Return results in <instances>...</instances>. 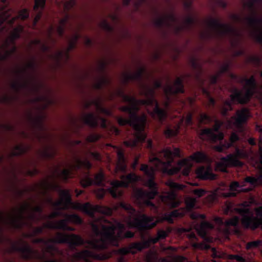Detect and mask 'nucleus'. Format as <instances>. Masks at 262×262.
I'll return each mask as SVG.
<instances>
[{"mask_svg": "<svg viewBox=\"0 0 262 262\" xmlns=\"http://www.w3.org/2000/svg\"><path fill=\"white\" fill-rule=\"evenodd\" d=\"M162 154L166 161L164 162L157 157H155L150 161L155 163V167H149L147 164H142L140 170L144 172L148 177L145 185L150 191H146L142 188H135L136 184L141 180V177L135 173H130L127 175H122L121 180H114L111 182V187L107 190L113 198L120 199L123 195L122 191L120 188H127L130 185L134 188L133 197L135 203L141 208L148 207L154 212L158 211L157 206L150 200L159 196L161 201L165 205L175 208L179 206L180 202L177 199V190H183L184 186L172 181H168L166 185L170 190L163 194H159L157 184L155 181V172L156 170L161 169L162 172L169 176L175 174H181L188 176L192 167V162L197 163H204L208 160L207 155L203 151H196L187 158L179 161L177 164L172 166L174 157H181V150L179 148H174L172 150L167 147L162 150Z\"/></svg>", "mask_w": 262, "mask_h": 262, "instance_id": "f257e3e1", "label": "nucleus"}, {"mask_svg": "<svg viewBox=\"0 0 262 262\" xmlns=\"http://www.w3.org/2000/svg\"><path fill=\"white\" fill-rule=\"evenodd\" d=\"M155 91L152 88L146 86L143 94H141L146 97V99H138L135 96L125 94L123 91L120 90L118 95L123 100L129 103L131 108L130 117L125 118L122 117H117V122L119 125H128L134 130V139L124 141V145L127 147H136L139 143L146 142L147 148L151 151L153 148L152 141L147 139V135L145 132L147 118L143 114L139 116L137 112L140 110V105L148 106L155 104V108L152 112V117L163 123L167 118V114L165 110L160 107L157 101L154 99Z\"/></svg>", "mask_w": 262, "mask_h": 262, "instance_id": "f03ea898", "label": "nucleus"}, {"mask_svg": "<svg viewBox=\"0 0 262 262\" xmlns=\"http://www.w3.org/2000/svg\"><path fill=\"white\" fill-rule=\"evenodd\" d=\"M108 225H101V229L98 225L92 223L91 225L93 233L100 238H94L88 240L86 243L91 250H83L76 252L69 255L71 262H92L93 260H105L112 256V253L104 251L110 245L118 246L119 241L123 238H133L135 233L130 231L125 232L126 227L124 224L115 221V224L104 220Z\"/></svg>", "mask_w": 262, "mask_h": 262, "instance_id": "7ed1b4c3", "label": "nucleus"}, {"mask_svg": "<svg viewBox=\"0 0 262 262\" xmlns=\"http://www.w3.org/2000/svg\"><path fill=\"white\" fill-rule=\"evenodd\" d=\"M74 163L70 164L69 167L62 170L59 173L61 179L67 182L68 180L72 177L73 170L77 171L82 168L88 170L85 172L84 176L80 180V184L83 188H86L93 185L101 186L103 184L104 176L102 172L96 174L94 178L91 177L89 170L92 167V164L88 159L82 160L75 157Z\"/></svg>", "mask_w": 262, "mask_h": 262, "instance_id": "20e7f679", "label": "nucleus"}, {"mask_svg": "<svg viewBox=\"0 0 262 262\" xmlns=\"http://www.w3.org/2000/svg\"><path fill=\"white\" fill-rule=\"evenodd\" d=\"M241 82H245L247 86L245 92L244 93L237 89H234L233 93L230 96V99L224 100L220 107L221 113L223 116L226 117L228 116V112L233 110V103L246 104L254 95L257 87L255 77L251 76L249 79L243 78L241 79Z\"/></svg>", "mask_w": 262, "mask_h": 262, "instance_id": "39448f33", "label": "nucleus"}, {"mask_svg": "<svg viewBox=\"0 0 262 262\" xmlns=\"http://www.w3.org/2000/svg\"><path fill=\"white\" fill-rule=\"evenodd\" d=\"M118 207L126 211L128 214L127 224L129 227L135 228L140 232H143L155 227L157 221L155 217L141 214L139 217H136V210L129 204L121 201Z\"/></svg>", "mask_w": 262, "mask_h": 262, "instance_id": "423d86ee", "label": "nucleus"}, {"mask_svg": "<svg viewBox=\"0 0 262 262\" xmlns=\"http://www.w3.org/2000/svg\"><path fill=\"white\" fill-rule=\"evenodd\" d=\"M171 230L168 228L166 231L159 230L157 232L156 237H149L146 240L142 242H135L132 243L128 247L121 248L114 252L118 256L117 262H127L126 260L125 256L128 254H136L138 251H141L144 249L148 248L151 244H155L158 243L160 239H164L167 237Z\"/></svg>", "mask_w": 262, "mask_h": 262, "instance_id": "0eeeda50", "label": "nucleus"}, {"mask_svg": "<svg viewBox=\"0 0 262 262\" xmlns=\"http://www.w3.org/2000/svg\"><path fill=\"white\" fill-rule=\"evenodd\" d=\"M46 246V252L52 256H54L56 253H60L59 250L53 244H67L69 249L72 251H77L76 247L83 245L84 243L83 239L79 235L75 234H66L58 233L56 238H50L48 240Z\"/></svg>", "mask_w": 262, "mask_h": 262, "instance_id": "6e6552de", "label": "nucleus"}, {"mask_svg": "<svg viewBox=\"0 0 262 262\" xmlns=\"http://www.w3.org/2000/svg\"><path fill=\"white\" fill-rule=\"evenodd\" d=\"M185 204V208L176 209L169 213H165L163 216V220L169 224H173L175 219L183 217L187 212L190 213V217L193 220H198L199 219L204 220L206 219L205 214H200L192 211L195 206V199L188 198L186 199Z\"/></svg>", "mask_w": 262, "mask_h": 262, "instance_id": "1a4fd4ad", "label": "nucleus"}, {"mask_svg": "<svg viewBox=\"0 0 262 262\" xmlns=\"http://www.w3.org/2000/svg\"><path fill=\"white\" fill-rule=\"evenodd\" d=\"M247 157L248 154L245 150L236 147L234 154H230L226 157L221 158V161L216 163L215 169L226 172L228 167H242L244 163L239 159Z\"/></svg>", "mask_w": 262, "mask_h": 262, "instance_id": "9d476101", "label": "nucleus"}, {"mask_svg": "<svg viewBox=\"0 0 262 262\" xmlns=\"http://www.w3.org/2000/svg\"><path fill=\"white\" fill-rule=\"evenodd\" d=\"M242 216L241 223L245 229L255 230L258 228L262 229V207L256 209L257 216H254L249 208L236 209Z\"/></svg>", "mask_w": 262, "mask_h": 262, "instance_id": "9b49d317", "label": "nucleus"}, {"mask_svg": "<svg viewBox=\"0 0 262 262\" xmlns=\"http://www.w3.org/2000/svg\"><path fill=\"white\" fill-rule=\"evenodd\" d=\"M11 249L13 251L20 252L22 258L26 260L35 259L43 260L44 262H59V260L55 258L46 259L45 255H40L37 251L34 250L27 244L24 246H19L16 244H13Z\"/></svg>", "mask_w": 262, "mask_h": 262, "instance_id": "f8f14e48", "label": "nucleus"}, {"mask_svg": "<svg viewBox=\"0 0 262 262\" xmlns=\"http://www.w3.org/2000/svg\"><path fill=\"white\" fill-rule=\"evenodd\" d=\"M224 122L217 119H214V124L212 128H206L202 129L199 134L200 138L211 142L221 141L224 137V133L220 130Z\"/></svg>", "mask_w": 262, "mask_h": 262, "instance_id": "ddd939ff", "label": "nucleus"}, {"mask_svg": "<svg viewBox=\"0 0 262 262\" xmlns=\"http://www.w3.org/2000/svg\"><path fill=\"white\" fill-rule=\"evenodd\" d=\"M73 208L84 212L92 218L95 217V212L106 214V215H111L112 214V210L111 208L99 205L93 206L89 202L84 204L79 202L74 203Z\"/></svg>", "mask_w": 262, "mask_h": 262, "instance_id": "4468645a", "label": "nucleus"}, {"mask_svg": "<svg viewBox=\"0 0 262 262\" xmlns=\"http://www.w3.org/2000/svg\"><path fill=\"white\" fill-rule=\"evenodd\" d=\"M65 219L61 220L56 223H50L46 225V227L50 229H60L63 231H73L74 228L68 226V222L72 223L77 225L83 223V220L80 216L76 214H64Z\"/></svg>", "mask_w": 262, "mask_h": 262, "instance_id": "2eb2a0df", "label": "nucleus"}, {"mask_svg": "<svg viewBox=\"0 0 262 262\" xmlns=\"http://www.w3.org/2000/svg\"><path fill=\"white\" fill-rule=\"evenodd\" d=\"M208 25L214 30L216 35L220 37L227 35L237 34L235 29L232 26L222 23L216 18H211L208 21Z\"/></svg>", "mask_w": 262, "mask_h": 262, "instance_id": "dca6fc26", "label": "nucleus"}, {"mask_svg": "<svg viewBox=\"0 0 262 262\" xmlns=\"http://www.w3.org/2000/svg\"><path fill=\"white\" fill-rule=\"evenodd\" d=\"M184 91L183 79L180 77L176 79L173 86L168 84L164 88L166 99V101L164 102L165 107L168 108L171 102L170 95H176L180 93L183 94Z\"/></svg>", "mask_w": 262, "mask_h": 262, "instance_id": "f3484780", "label": "nucleus"}, {"mask_svg": "<svg viewBox=\"0 0 262 262\" xmlns=\"http://www.w3.org/2000/svg\"><path fill=\"white\" fill-rule=\"evenodd\" d=\"M2 6H0V33L4 29L2 26L4 23H7L11 26L16 20V17H12L11 15L13 10L8 7L7 4V0H0Z\"/></svg>", "mask_w": 262, "mask_h": 262, "instance_id": "a211bd4d", "label": "nucleus"}, {"mask_svg": "<svg viewBox=\"0 0 262 262\" xmlns=\"http://www.w3.org/2000/svg\"><path fill=\"white\" fill-rule=\"evenodd\" d=\"M83 123L92 128H97L99 125V121L101 122V127H107V120L103 117L96 115L93 113H90L84 115L82 118Z\"/></svg>", "mask_w": 262, "mask_h": 262, "instance_id": "6ab92c4d", "label": "nucleus"}, {"mask_svg": "<svg viewBox=\"0 0 262 262\" xmlns=\"http://www.w3.org/2000/svg\"><path fill=\"white\" fill-rule=\"evenodd\" d=\"M30 208L29 204L26 203L18 210V214L16 217H13L11 221V224L13 228L20 229L25 225V216L24 213Z\"/></svg>", "mask_w": 262, "mask_h": 262, "instance_id": "aec40b11", "label": "nucleus"}, {"mask_svg": "<svg viewBox=\"0 0 262 262\" xmlns=\"http://www.w3.org/2000/svg\"><path fill=\"white\" fill-rule=\"evenodd\" d=\"M251 114L248 108L244 107L241 110H237L236 112V116L232 117L234 120V124L238 128H242L243 125L246 123L250 117Z\"/></svg>", "mask_w": 262, "mask_h": 262, "instance_id": "412c9836", "label": "nucleus"}, {"mask_svg": "<svg viewBox=\"0 0 262 262\" xmlns=\"http://www.w3.org/2000/svg\"><path fill=\"white\" fill-rule=\"evenodd\" d=\"M195 173L197 177L201 180H214L216 177L210 166H202L198 167L196 169Z\"/></svg>", "mask_w": 262, "mask_h": 262, "instance_id": "4be33fe9", "label": "nucleus"}, {"mask_svg": "<svg viewBox=\"0 0 262 262\" xmlns=\"http://www.w3.org/2000/svg\"><path fill=\"white\" fill-rule=\"evenodd\" d=\"M145 72L144 68H141L135 73H125L124 75V82L127 84L129 81H138L141 83L143 75ZM143 84H141L142 86Z\"/></svg>", "mask_w": 262, "mask_h": 262, "instance_id": "5701e85b", "label": "nucleus"}, {"mask_svg": "<svg viewBox=\"0 0 262 262\" xmlns=\"http://www.w3.org/2000/svg\"><path fill=\"white\" fill-rule=\"evenodd\" d=\"M239 140L237 133L233 132L229 138V141H226L224 143H220L215 147V150L220 152H224L226 150L234 146L235 142Z\"/></svg>", "mask_w": 262, "mask_h": 262, "instance_id": "b1692460", "label": "nucleus"}, {"mask_svg": "<svg viewBox=\"0 0 262 262\" xmlns=\"http://www.w3.org/2000/svg\"><path fill=\"white\" fill-rule=\"evenodd\" d=\"M244 185H241L238 182L234 181L229 186L230 191L224 194L225 198L235 197L237 194L241 191L247 192L248 190L243 188Z\"/></svg>", "mask_w": 262, "mask_h": 262, "instance_id": "393cba45", "label": "nucleus"}, {"mask_svg": "<svg viewBox=\"0 0 262 262\" xmlns=\"http://www.w3.org/2000/svg\"><path fill=\"white\" fill-rule=\"evenodd\" d=\"M47 0H35L33 10L36 13L34 18V23L36 24L41 18L43 11L46 6Z\"/></svg>", "mask_w": 262, "mask_h": 262, "instance_id": "a878e982", "label": "nucleus"}, {"mask_svg": "<svg viewBox=\"0 0 262 262\" xmlns=\"http://www.w3.org/2000/svg\"><path fill=\"white\" fill-rule=\"evenodd\" d=\"M117 155L118 160L117 168L122 172H125L127 170V166L124 150L121 148H118L117 151Z\"/></svg>", "mask_w": 262, "mask_h": 262, "instance_id": "bb28decb", "label": "nucleus"}, {"mask_svg": "<svg viewBox=\"0 0 262 262\" xmlns=\"http://www.w3.org/2000/svg\"><path fill=\"white\" fill-rule=\"evenodd\" d=\"M23 31L24 27L21 25H18L14 28L10 33L9 40H6V47H8L10 42L14 44L15 40L20 37V34Z\"/></svg>", "mask_w": 262, "mask_h": 262, "instance_id": "cd10ccee", "label": "nucleus"}, {"mask_svg": "<svg viewBox=\"0 0 262 262\" xmlns=\"http://www.w3.org/2000/svg\"><path fill=\"white\" fill-rule=\"evenodd\" d=\"M92 104L95 105L97 110L100 113L104 114L108 116L111 115V111L107 109L106 108H105L103 106L100 99H96L92 100L90 102H87L85 103V107L89 108Z\"/></svg>", "mask_w": 262, "mask_h": 262, "instance_id": "c85d7f7f", "label": "nucleus"}, {"mask_svg": "<svg viewBox=\"0 0 262 262\" xmlns=\"http://www.w3.org/2000/svg\"><path fill=\"white\" fill-rule=\"evenodd\" d=\"M196 79L200 83V86L201 87L203 94H204L208 98V104L209 106L214 107L215 105V100L211 96L210 92L204 87V80L202 79L199 75L196 76Z\"/></svg>", "mask_w": 262, "mask_h": 262, "instance_id": "c756f323", "label": "nucleus"}, {"mask_svg": "<svg viewBox=\"0 0 262 262\" xmlns=\"http://www.w3.org/2000/svg\"><path fill=\"white\" fill-rule=\"evenodd\" d=\"M229 70V64L228 63H225L223 64L220 71L217 74L210 75L209 77V83L211 85H215L217 83V81L222 74L227 72Z\"/></svg>", "mask_w": 262, "mask_h": 262, "instance_id": "7c9ffc66", "label": "nucleus"}, {"mask_svg": "<svg viewBox=\"0 0 262 262\" xmlns=\"http://www.w3.org/2000/svg\"><path fill=\"white\" fill-rule=\"evenodd\" d=\"M194 19L191 16H188L185 20V25L182 26H177L174 28L176 33H179L185 29H189L194 24Z\"/></svg>", "mask_w": 262, "mask_h": 262, "instance_id": "2f4dec72", "label": "nucleus"}, {"mask_svg": "<svg viewBox=\"0 0 262 262\" xmlns=\"http://www.w3.org/2000/svg\"><path fill=\"white\" fill-rule=\"evenodd\" d=\"M57 151L52 146H48L41 152L42 157L46 159H53L56 154Z\"/></svg>", "mask_w": 262, "mask_h": 262, "instance_id": "473e14b6", "label": "nucleus"}, {"mask_svg": "<svg viewBox=\"0 0 262 262\" xmlns=\"http://www.w3.org/2000/svg\"><path fill=\"white\" fill-rule=\"evenodd\" d=\"M80 35L77 33L74 34L73 35L72 39L69 41V46L67 48V53H66L67 58L69 57V52L76 48L77 42L78 39L80 38Z\"/></svg>", "mask_w": 262, "mask_h": 262, "instance_id": "72a5a7b5", "label": "nucleus"}, {"mask_svg": "<svg viewBox=\"0 0 262 262\" xmlns=\"http://www.w3.org/2000/svg\"><path fill=\"white\" fill-rule=\"evenodd\" d=\"M180 125L179 124L175 126L173 128L167 127L164 130V134L167 138L176 137L180 132Z\"/></svg>", "mask_w": 262, "mask_h": 262, "instance_id": "f704fd0d", "label": "nucleus"}, {"mask_svg": "<svg viewBox=\"0 0 262 262\" xmlns=\"http://www.w3.org/2000/svg\"><path fill=\"white\" fill-rule=\"evenodd\" d=\"M213 225L208 222L203 221L200 226L199 233L202 236H205L207 233L208 229H211L213 228Z\"/></svg>", "mask_w": 262, "mask_h": 262, "instance_id": "c9c22d12", "label": "nucleus"}, {"mask_svg": "<svg viewBox=\"0 0 262 262\" xmlns=\"http://www.w3.org/2000/svg\"><path fill=\"white\" fill-rule=\"evenodd\" d=\"M110 79L105 76H102L94 84V88L96 90H101L103 87L110 84Z\"/></svg>", "mask_w": 262, "mask_h": 262, "instance_id": "e433bc0d", "label": "nucleus"}, {"mask_svg": "<svg viewBox=\"0 0 262 262\" xmlns=\"http://www.w3.org/2000/svg\"><path fill=\"white\" fill-rule=\"evenodd\" d=\"M239 218L237 216H234L232 218L225 221V225L227 227L232 226L235 228L238 227Z\"/></svg>", "mask_w": 262, "mask_h": 262, "instance_id": "4c0bfd02", "label": "nucleus"}, {"mask_svg": "<svg viewBox=\"0 0 262 262\" xmlns=\"http://www.w3.org/2000/svg\"><path fill=\"white\" fill-rule=\"evenodd\" d=\"M245 181L253 186L257 185L260 183L262 184V175L260 176L258 178L247 177L245 179Z\"/></svg>", "mask_w": 262, "mask_h": 262, "instance_id": "58836bf2", "label": "nucleus"}, {"mask_svg": "<svg viewBox=\"0 0 262 262\" xmlns=\"http://www.w3.org/2000/svg\"><path fill=\"white\" fill-rule=\"evenodd\" d=\"M262 246V240L258 239L255 241L248 242L246 244V249L248 250L258 248Z\"/></svg>", "mask_w": 262, "mask_h": 262, "instance_id": "ea45409f", "label": "nucleus"}, {"mask_svg": "<svg viewBox=\"0 0 262 262\" xmlns=\"http://www.w3.org/2000/svg\"><path fill=\"white\" fill-rule=\"evenodd\" d=\"M26 148L23 145H16L15 147V150L12 152L13 156H19L26 152Z\"/></svg>", "mask_w": 262, "mask_h": 262, "instance_id": "a19ab883", "label": "nucleus"}, {"mask_svg": "<svg viewBox=\"0 0 262 262\" xmlns=\"http://www.w3.org/2000/svg\"><path fill=\"white\" fill-rule=\"evenodd\" d=\"M167 24L169 25V23L165 19V17H159L155 20V26L159 28H162L165 26H167Z\"/></svg>", "mask_w": 262, "mask_h": 262, "instance_id": "79ce46f5", "label": "nucleus"}, {"mask_svg": "<svg viewBox=\"0 0 262 262\" xmlns=\"http://www.w3.org/2000/svg\"><path fill=\"white\" fill-rule=\"evenodd\" d=\"M154 87L152 88V87L150 86L147 85H142V90H141V92L143 94V92L144 91L145 88L146 87V86H148V87L152 88L154 90V91H155L154 96H155L156 89H161V88H162L163 87V85H162V83L161 81H160V80H155L154 81ZM154 99H155V96H154Z\"/></svg>", "mask_w": 262, "mask_h": 262, "instance_id": "37998d69", "label": "nucleus"}, {"mask_svg": "<svg viewBox=\"0 0 262 262\" xmlns=\"http://www.w3.org/2000/svg\"><path fill=\"white\" fill-rule=\"evenodd\" d=\"M200 120L201 123L208 124L213 121V119L205 113H201L200 115Z\"/></svg>", "mask_w": 262, "mask_h": 262, "instance_id": "c03bdc74", "label": "nucleus"}, {"mask_svg": "<svg viewBox=\"0 0 262 262\" xmlns=\"http://www.w3.org/2000/svg\"><path fill=\"white\" fill-rule=\"evenodd\" d=\"M60 195L68 204L72 203L71 195L69 190L63 189L61 190Z\"/></svg>", "mask_w": 262, "mask_h": 262, "instance_id": "a18cd8bd", "label": "nucleus"}, {"mask_svg": "<svg viewBox=\"0 0 262 262\" xmlns=\"http://www.w3.org/2000/svg\"><path fill=\"white\" fill-rule=\"evenodd\" d=\"M33 43L36 45H39L40 49L42 52H47L50 50V47L47 45L41 42L40 39H35L34 40Z\"/></svg>", "mask_w": 262, "mask_h": 262, "instance_id": "49530a36", "label": "nucleus"}, {"mask_svg": "<svg viewBox=\"0 0 262 262\" xmlns=\"http://www.w3.org/2000/svg\"><path fill=\"white\" fill-rule=\"evenodd\" d=\"M29 16V11L28 9H23L18 12V17L21 20H25Z\"/></svg>", "mask_w": 262, "mask_h": 262, "instance_id": "de8ad7c7", "label": "nucleus"}, {"mask_svg": "<svg viewBox=\"0 0 262 262\" xmlns=\"http://www.w3.org/2000/svg\"><path fill=\"white\" fill-rule=\"evenodd\" d=\"M76 5V0H68L64 4L65 11H69L74 8Z\"/></svg>", "mask_w": 262, "mask_h": 262, "instance_id": "09e8293b", "label": "nucleus"}, {"mask_svg": "<svg viewBox=\"0 0 262 262\" xmlns=\"http://www.w3.org/2000/svg\"><path fill=\"white\" fill-rule=\"evenodd\" d=\"M100 138L99 135L97 134H92L86 137V141L88 142H95L98 141Z\"/></svg>", "mask_w": 262, "mask_h": 262, "instance_id": "8fccbe9b", "label": "nucleus"}, {"mask_svg": "<svg viewBox=\"0 0 262 262\" xmlns=\"http://www.w3.org/2000/svg\"><path fill=\"white\" fill-rule=\"evenodd\" d=\"M165 19L169 23V24H167V26H170L171 25L172 23H175L177 21V18L174 14H170L167 15L165 17Z\"/></svg>", "mask_w": 262, "mask_h": 262, "instance_id": "3c124183", "label": "nucleus"}, {"mask_svg": "<svg viewBox=\"0 0 262 262\" xmlns=\"http://www.w3.org/2000/svg\"><path fill=\"white\" fill-rule=\"evenodd\" d=\"M101 27L104 30L109 32L113 31L112 27L109 24V23L106 20H103L101 23Z\"/></svg>", "mask_w": 262, "mask_h": 262, "instance_id": "603ef678", "label": "nucleus"}, {"mask_svg": "<svg viewBox=\"0 0 262 262\" xmlns=\"http://www.w3.org/2000/svg\"><path fill=\"white\" fill-rule=\"evenodd\" d=\"M26 85V84H23L19 82H13L11 83V87L13 90H14L16 92H18L19 91L20 89L21 88L25 86Z\"/></svg>", "mask_w": 262, "mask_h": 262, "instance_id": "864d4df0", "label": "nucleus"}, {"mask_svg": "<svg viewBox=\"0 0 262 262\" xmlns=\"http://www.w3.org/2000/svg\"><path fill=\"white\" fill-rule=\"evenodd\" d=\"M256 129L260 134V140L259 142V150L260 152H262V125H256Z\"/></svg>", "mask_w": 262, "mask_h": 262, "instance_id": "5fc2aeb1", "label": "nucleus"}, {"mask_svg": "<svg viewBox=\"0 0 262 262\" xmlns=\"http://www.w3.org/2000/svg\"><path fill=\"white\" fill-rule=\"evenodd\" d=\"M250 60L252 62L255 66H259L261 62V59L260 57L257 56H252L250 58Z\"/></svg>", "mask_w": 262, "mask_h": 262, "instance_id": "6e6d98bb", "label": "nucleus"}, {"mask_svg": "<svg viewBox=\"0 0 262 262\" xmlns=\"http://www.w3.org/2000/svg\"><path fill=\"white\" fill-rule=\"evenodd\" d=\"M185 124L187 126H191L193 124L192 121V115L191 114H189L187 115L185 119Z\"/></svg>", "mask_w": 262, "mask_h": 262, "instance_id": "4d7b16f0", "label": "nucleus"}, {"mask_svg": "<svg viewBox=\"0 0 262 262\" xmlns=\"http://www.w3.org/2000/svg\"><path fill=\"white\" fill-rule=\"evenodd\" d=\"M70 18V15L67 13L65 17L59 20V25L65 27L66 24L68 23Z\"/></svg>", "mask_w": 262, "mask_h": 262, "instance_id": "13d9d810", "label": "nucleus"}, {"mask_svg": "<svg viewBox=\"0 0 262 262\" xmlns=\"http://www.w3.org/2000/svg\"><path fill=\"white\" fill-rule=\"evenodd\" d=\"M51 189L55 191L61 193V191L63 190L61 188V186L57 183H53L50 186Z\"/></svg>", "mask_w": 262, "mask_h": 262, "instance_id": "bf43d9fd", "label": "nucleus"}, {"mask_svg": "<svg viewBox=\"0 0 262 262\" xmlns=\"http://www.w3.org/2000/svg\"><path fill=\"white\" fill-rule=\"evenodd\" d=\"M91 157L96 161H101V157L99 153L97 152H90Z\"/></svg>", "mask_w": 262, "mask_h": 262, "instance_id": "052dcab7", "label": "nucleus"}, {"mask_svg": "<svg viewBox=\"0 0 262 262\" xmlns=\"http://www.w3.org/2000/svg\"><path fill=\"white\" fill-rule=\"evenodd\" d=\"M206 191L203 189H198L194 190V194L198 197H201L205 194Z\"/></svg>", "mask_w": 262, "mask_h": 262, "instance_id": "680f3d73", "label": "nucleus"}, {"mask_svg": "<svg viewBox=\"0 0 262 262\" xmlns=\"http://www.w3.org/2000/svg\"><path fill=\"white\" fill-rule=\"evenodd\" d=\"M64 29L65 27H63V26H61L60 25L57 26L56 31L59 36H63L64 32Z\"/></svg>", "mask_w": 262, "mask_h": 262, "instance_id": "e2e57ef3", "label": "nucleus"}, {"mask_svg": "<svg viewBox=\"0 0 262 262\" xmlns=\"http://www.w3.org/2000/svg\"><path fill=\"white\" fill-rule=\"evenodd\" d=\"M62 215V214L61 212V211H60V210H56V211L53 212V213H52L49 215V219H54L55 217L61 216Z\"/></svg>", "mask_w": 262, "mask_h": 262, "instance_id": "0e129e2a", "label": "nucleus"}, {"mask_svg": "<svg viewBox=\"0 0 262 262\" xmlns=\"http://www.w3.org/2000/svg\"><path fill=\"white\" fill-rule=\"evenodd\" d=\"M233 259L236 260L238 262H245V259L241 255H233L232 256Z\"/></svg>", "mask_w": 262, "mask_h": 262, "instance_id": "69168bd1", "label": "nucleus"}, {"mask_svg": "<svg viewBox=\"0 0 262 262\" xmlns=\"http://www.w3.org/2000/svg\"><path fill=\"white\" fill-rule=\"evenodd\" d=\"M120 110L123 112L127 113L130 115V112L132 111L129 105L121 106Z\"/></svg>", "mask_w": 262, "mask_h": 262, "instance_id": "338daca9", "label": "nucleus"}, {"mask_svg": "<svg viewBox=\"0 0 262 262\" xmlns=\"http://www.w3.org/2000/svg\"><path fill=\"white\" fill-rule=\"evenodd\" d=\"M44 228L42 227H36L34 229V234L35 235L41 234L43 233Z\"/></svg>", "mask_w": 262, "mask_h": 262, "instance_id": "774afa93", "label": "nucleus"}]
</instances>
